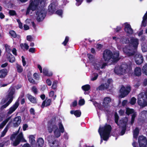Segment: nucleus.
Instances as JSON below:
<instances>
[{
  "mask_svg": "<svg viewBox=\"0 0 147 147\" xmlns=\"http://www.w3.org/2000/svg\"><path fill=\"white\" fill-rule=\"evenodd\" d=\"M9 70L6 68H4L0 70V78H4L7 75Z\"/></svg>",
  "mask_w": 147,
  "mask_h": 147,
  "instance_id": "a211bd4d",
  "label": "nucleus"
},
{
  "mask_svg": "<svg viewBox=\"0 0 147 147\" xmlns=\"http://www.w3.org/2000/svg\"><path fill=\"white\" fill-rule=\"evenodd\" d=\"M135 60L137 65H141L143 63L144 61L143 56L141 54L136 53L135 56Z\"/></svg>",
  "mask_w": 147,
  "mask_h": 147,
  "instance_id": "9d476101",
  "label": "nucleus"
},
{
  "mask_svg": "<svg viewBox=\"0 0 147 147\" xmlns=\"http://www.w3.org/2000/svg\"><path fill=\"white\" fill-rule=\"evenodd\" d=\"M109 88V84L105 83V84H102L100 85L98 88H96L97 90H104L107 89Z\"/></svg>",
  "mask_w": 147,
  "mask_h": 147,
  "instance_id": "aec40b11",
  "label": "nucleus"
},
{
  "mask_svg": "<svg viewBox=\"0 0 147 147\" xmlns=\"http://www.w3.org/2000/svg\"><path fill=\"white\" fill-rule=\"evenodd\" d=\"M27 40L29 41H32V38L31 35H28L26 37Z\"/></svg>",
  "mask_w": 147,
  "mask_h": 147,
  "instance_id": "338daca9",
  "label": "nucleus"
},
{
  "mask_svg": "<svg viewBox=\"0 0 147 147\" xmlns=\"http://www.w3.org/2000/svg\"><path fill=\"white\" fill-rule=\"evenodd\" d=\"M16 90L13 87H11L9 89L7 94L5 96V99L4 100V102L5 103L7 100L11 103L14 97Z\"/></svg>",
  "mask_w": 147,
  "mask_h": 147,
  "instance_id": "0eeeda50",
  "label": "nucleus"
},
{
  "mask_svg": "<svg viewBox=\"0 0 147 147\" xmlns=\"http://www.w3.org/2000/svg\"><path fill=\"white\" fill-rule=\"evenodd\" d=\"M5 48L6 51L7 52V54H8V53H10V47L7 44H6L5 45Z\"/></svg>",
  "mask_w": 147,
  "mask_h": 147,
  "instance_id": "864d4df0",
  "label": "nucleus"
},
{
  "mask_svg": "<svg viewBox=\"0 0 147 147\" xmlns=\"http://www.w3.org/2000/svg\"><path fill=\"white\" fill-rule=\"evenodd\" d=\"M111 101V99L109 97H107L104 98L102 103L103 106L105 108H107L109 106V103Z\"/></svg>",
  "mask_w": 147,
  "mask_h": 147,
  "instance_id": "6ab92c4d",
  "label": "nucleus"
},
{
  "mask_svg": "<svg viewBox=\"0 0 147 147\" xmlns=\"http://www.w3.org/2000/svg\"><path fill=\"white\" fill-rule=\"evenodd\" d=\"M121 42L123 44H127L129 43V38L125 36L122 37L120 40Z\"/></svg>",
  "mask_w": 147,
  "mask_h": 147,
  "instance_id": "c85d7f7f",
  "label": "nucleus"
},
{
  "mask_svg": "<svg viewBox=\"0 0 147 147\" xmlns=\"http://www.w3.org/2000/svg\"><path fill=\"white\" fill-rule=\"evenodd\" d=\"M124 30L129 34H132L133 33V30L129 24H127L125 25Z\"/></svg>",
  "mask_w": 147,
  "mask_h": 147,
  "instance_id": "f3484780",
  "label": "nucleus"
},
{
  "mask_svg": "<svg viewBox=\"0 0 147 147\" xmlns=\"http://www.w3.org/2000/svg\"><path fill=\"white\" fill-rule=\"evenodd\" d=\"M93 65L94 66V68L97 70H99L100 68H101V65L99 64L94 63H93Z\"/></svg>",
  "mask_w": 147,
  "mask_h": 147,
  "instance_id": "a19ab883",
  "label": "nucleus"
},
{
  "mask_svg": "<svg viewBox=\"0 0 147 147\" xmlns=\"http://www.w3.org/2000/svg\"><path fill=\"white\" fill-rule=\"evenodd\" d=\"M136 99L134 97H132L130 101V103L131 105H134L136 103Z\"/></svg>",
  "mask_w": 147,
  "mask_h": 147,
  "instance_id": "09e8293b",
  "label": "nucleus"
},
{
  "mask_svg": "<svg viewBox=\"0 0 147 147\" xmlns=\"http://www.w3.org/2000/svg\"><path fill=\"white\" fill-rule=\"evenodd\" d=\"M11 103L9 101H7L5 104L2 105L1 107V110L6 108Z\"/></svg>",
  "mask_w": 147,
  "mask_h": 147,
  "instance_id": "a18cd8bd",
  "label": "nucleus"
},
{
  "mask_svg": "<svg viewBox=\"0 0 147 147\" xmlns=\"http://www.w3.org/2000/svg\"><path fill=\"white\" fill-rule=\"evenodd\" d=\"M31 90L32 91L34 92V94H36L38 93L37 89L35 86H33Z\"/></svg>",
  "mask_w": 147,
  "mask_h": 147,
  "instance_id": "5fc2aeb1",
  "label": "nucleus"
},
{
  "mask_svg": "<svg viewBox=\"0 0 147 147\" xmlns=\"http://www.w3.org/2000/svg\"><path fill=\"white\" fill-rule=\"evenodd\" d=\"M36 20L39 22L42 21L46 15L45 9L41 7L36 10Z\"/></svg>",
  "mask_w": 147,
  "mask_h": 147,
  "instance_id": "6e6552de",
  "label": "nucleus"
},
{
  "mask_svg": "<svg viewBox=\"0 0 147 147\" xmlns=\"http://www.w3.org/2000/svg\"><path fill=\"white\" fill-rule=\"evenodd\" d=\"M129 45L132 46L134 49H136L139 44L138 40L137 38L132 37L131 38L129 41Z\"/></svg>",
  "mask_w": 147,
  "mask_h": 147,
  "instance_id": "f8f14e48",
  "label": "nucleus"
},
{
  "mask_svg": "<svg viewBox=\"0 0 147 147\" xmlns=\"http://www.w3.org/2000/svg\"><path fill=\"white\" fill-rule=\"evenodd\" d=\"M134 74L136 76L139 77L141 75V68L139 67H136L134 70Z\"/></svg>",
  "mask_w": 147,
  "mask_h": 147,
  "instance_id": "412c9836",
  "label": "nucleus"
},
{
  "mask_svg": "<svg viewBox=\"0 0 147 147\" xmlns=\"http://www.w3.org/2000/svg\"><path fill=\"white\" fill-rule=\"evenodd\" d=\"M29 51L32 53H34L35 51V49L34 48H30L29 50Z\"/></svg>",
  "mask_w": 147,
  "mask_h": 147,
  "instance_id": "69168bd1",
  "label": "nucleus"
},
{
  "mask_svg": "<svg viewBox=\"0 0 147 147\" xmlns=\"http://www.w3.org/2000/svg\"><path fill=\"white\" fill-rule=\"evenodd\" d=\"M60 132L59 131L58 127L54 131V133L55 136L57 138H58L61 135Z\"/></svg>",
  "mask_w": 147,
  "mask_h": 147,
  "instance_id": "72a5a7b5",
  "label": "nucleus"
},
{
  "mask_svg": "<svg viewBox=\"0 0 147 147\" xmlns=\"http://www.w3.org/2000/svg\"><path fill=\"white\" fill-rule=\"evenodd\" d=\"M23 138V135L22 133H20L17 136V137L13 143V146H16L18 145L21 140Z\"/></svg>",
  "mask_w": 147,
  "mask_h": 147,
  "instance_id": "dca6fc26",
  "label": "nucleus"
},
{
  "mask_svg": "<svg viewBox=\"0 0 147 147\" xmlns=\"http://www.w3.org/2000/svg\"><path fill=\"white\" fill-rule=\"evenodd\" d=\"M21 122V117L20 116L15 117L13 120V127H16L19 126Z\"/></svg>",
  "mask_w": 147,
  "mask_h": 147,
  "instance_id": "2eb2a0df",
  "label": "nucleus"
},
{
  "mask_svg": "<svg viewBox=\"0 0 147 147\" xmlns=\"http://www.w3.org/2000/svg\"><path fill=\"white\" fill-rule=\"evenodd\" d=\"M34 139L35 137L33 135H30L29 136V142L31 146L33 145L36 143Z\"/></svg>",
  "mask_w": 147,
  "mask_h": 147,
  "instance_id": "cd10ccee",
  "label": "nucleus"
},
{
  "mask_svg": "<svg viewBox=\"0 0 147 147\" xmlns=\"http://www.w3.org/2000/svg\"><path fill=\"white\" fill-rule=\"evenodd\" d=\"M115 31L116 32H118L121 30V28L120 26H117L116 28L114 29Z\"/></svg>",
  "mask_w": 147,
  "mask_h": 147,
  "instance_id": "4d7b16f0",
  "label": "nucleus"
},
{
  "mask_svg": "<svg viewBox=\"0 0 147 147\" xmlns=\"http://www.w3.org/2000/svg\"><path fill=\"white\" fill-rule=\"evenodd\" d=\"M44 142V140L42 138H39L37 140L36 146L37 147H42Z\"/></svg>",
  "mask_w": 147,
  "mask_h": 147,
  "instance_id": "4be33fe9",
  "label": "nucleus"
},
{
  "mask_svg": "<svg viewBox=\"0 0 147 147\" xmlns=\"http://www.w3.org/2000/svg\"><path fill=\"white\" fill-rule=\"evenodd\" d=\"M43 73L45 76L51 77L53 75V73L51 71H49L48 69L44 68L43 69Z\"/></svg>",
  "mask_w": 147,
  "mask_h": 147,
  "instance_id": "a878e982",
  "label": "nucleus"
},
{
  "mask_svg": "<svg viewBox=\"0 0 147 147\" xmlns=\"http://www.w3.org/2000/svg\"><path fill=\"white\" fill-rule=\"evenodd\" d=\"M56 10L55 7L54 5L53 6L52 5H50L48 9V12L50 13L51 14L54 13Z\"/></svg>",
  "mask_w": 147,
  "mask_h": 147,
  "instance_id": "bb28decb",
  "label": "nucleus"
},
{
  "mask_svg": "<svg viewBox=\"0 0 147 147\" xmlns=\"http://www.w3.org/2000/svg\"><path fill=\"white\" fill-rule=\"evenodd\" d=\"M142 71L143 73L147 76V63H145L142 67Z\"/></svg>",
  "mask_w": 147,
  "mask_h": 147,
  "instance_id": "473e14b6",
  "label": "nucleus"
},
{
  "mask_svg": "<svg viewBox=\"0 0 147 147\" xmlns=\"http://www.w3.org/2000/svg\"><path fill=\"white\" fill-rule=\"evenodd\" d=\"M126 129V127L125 126L122 127V129L120 132V135H121L122 136L125 134Z\"/></svg>",
  "mask_w": 147,
  "mask_h": 147,
  "instance_id": "8fccbe9b",
  "label": "nucleus"
},
{
  "mask_svg": "<svg viewBox=\"0 0 147 147\" xmlns=\"http://www.w3.org/2000/svg\"><path fill=\"white\" fill-rule=\"evenodd\" d=\"M9 127L8 126V124L6 125V127H5V129H4L3 130L0 136V138L3 137H4L6 133H7V131L8 130V129L9 128Z\"/></svg>",
  "mask_w": 147,
  "mask_h": 147,
  "instance_id": "7c9ffc66",
  "label": "nucleus"
},
{
  "mask_svg": "<svg viewBox=\"0 0 147 147\" xmlns=\"http://www.w3.org/2000/svg\"><path fill=\"white\" fill-rule=\"evenodd\" d=\"M55 13L57 15L61 16L63 14V11L62 10L60 9H58L55 12Z\"/></svg>",
  "mask_w": 147,
  "mask_h": 147,
  "instance_id": "6e6d98bb",
  "label": "nucleus"
},
{
  "mask_svg": "<svg viewBox=\"0 0 147 147\" xmlns=\"http://www.w3.org/2000/svg\"><path fill=\"white\" fill-rule=\"evenodd\" d=\"M115 123L118 125H119L118 122L119 119V117L117 113H115Z\"/></svg>",
  "mask_w": 147,
  "mask_h": 147,
  "instance_id": "79ce46f5",
  "label": "nucleus"
},
{
  "mask_svg": "<svg viewBox=\"0 0 147 147\" xmlns=\"http://www.w3.org/2000/svg\"><path fill=\"white\" fill-rule=\"evenodd\" d=\"M47 127L48 131L50 133H51L54 129H55L57 127V126L56 124L53 123V121L51 120L48 122Z\"/></svg>",
  "mask_w": 147,
  "mask_h": 147,
  "instance_id": "4468645a",
  "label": "nucleus"
},
{
  "mask_svg": "<svg viewBox=\"0 0 147 147\" xmlns=\"http://www.w3.org/2000/svg\"><path fill=\"white\" fill-rule=\"evenodd\" d=\"M40 3L41 4L42 1H40V0H30L29 5L27 9L26 14H29L31 10L34 11L35 10L36 11V10L39 9L40 8H38V6Z\"/></svg>",
  "mask_w": 147,
  "mask_h": 147,
  "instance_id": "20e7f679",
  "label": "nucleus"
},
{
  "mask_svg": "<svg viewBox=\"0 0 147 147\" xmlns=\"http://www.w3.org/2000/svg\"><path fill=\"white\" fill-rule=\"evenodd\" d=\"M9 34L12 38H16L17 37V35L15 32L13 30H10L9 32Z\"/></svg>",
  "mask_w": 147,
  "mask_h": 147,
  "instance_id": "f704fd0d",
  "label": "nucleus"
},
{
  "mask_svg": "<svg viewBox=\"0 0 147 147\" xmlns=\"http://www.w3.org/2000/svg\"><path fill=\"white\" fill-rule=\"evenodd\" d=\"M51 102V99H49L47 100L46 101V100L43 101L42 102V104L41 106V107L43 108L44 107L46 103V106H49Z\"/></svg>",
  "mask_w": 147,
  "mask_h": 147,
  "instance_id": "393cba45",
  "label": "nucleus"
},
{
  "mask_svg": "<svg viewBox=\"0 0 147 147\" xmlns=\"http://www.w3.org/2000/svg\"><path fill=\"white\" fill-rule=\"evenodd\" d=\"M85 101L84 99H80L78 102V104L80 106H81L84 105L85 104Z\"/></svg>",
  "mask_w": 147,
  "mask_h": 147,
  "instance_id": "3c124183",
  "label": "nucleus"
},
{
  "mask_svg": "<svg viewBox=\"0 0 147 147\" xmlns=\"http://www.w3.org/2000/svg\"><path fill=\"white\" fill-rule=\"evenodd\" d=\"M131 87L130 86H125L122 85L119 90V97L122 98L126 96L131 91Z\"/></svg>",
  "mask_w": 147,
  "mask_h": 147,
  "instance_id": "423d86ee",
  "label": "nucleus"
},
{
  "mask_svg": "<svg viewBox=\"0 0 147 147\" xmlns=\"http://www.w3.org/2000/svg\"><path fill=\"white\" fill-rule=\"evenodd\" d=\"M138 141L140 147H146L147 140L145 137L142 135L139 136Z\"/></svg>",
  "mask_w": 147,
  "mask_h": 147,
  "instance_id": "1a4fd4ad",
  "label": "nucleus"
},
{
  "mask_svg": "<svg viewBox=\"0 0 147 147\" xmlns=\"http://www.w3.org/2000/svg\"><path fill=\"white\" fill-rule=\"evenodd\" d=\"M33 76L35 80H38L39 79L38 75L37 73H34L33 74Z\"/></svg>",
  "mask_w": 147,
  "mask_h": 147,
  "instance_id": "e2e57ef3",
  "label": "nucleus"
},
{
  "mask_svg": "<svg viewBox=\"0 0 147 147\" xmlns=\"http://www.w3.org/2000/svg\"><path fill=\"white\" fill-rule=\"evenodd\" d=\"M58 126L60 131H60L61 133H63L64 131V129L61 122L59 123Z\"/></svg>",
  "mask_w": 147,
  "mask_h": 147,
  "instance_id": "e433bc0d",
  "label": "nucleus"
},
{
  "mask_svg": "<svg viewBox=\"0 0 147 147\" xmlns=\"http://www.w3.org/2000/svg\"><path fill=\"white\" fill-rule=\"evenodd\" d=\"M139 132V129L138 127H136L134 131V137L135 138H137Z\"/></svg>",
  "mask_w": 147,
  "mask_h": 147,
  "instance_id": "2f4dec72",
  "label": "nucleus"
},
{
  "mask_svg": "<svg viewBox=\"0 0 147 147\" xmlns=\"http://www.w3.org/2000/svg\"><path fill=\"white\" fill-rule=\"evenodd\" d=\"M46 82L48 86H51V85L52 82L50 79H47L46 80Z\"/></svg>",
  "mask_w": 147,
  "mask_h": 147,
  "instance_id": "774afa93",
  "label": "nucleus"
},
{
  "mask_svg": "<svg viewBox=\"0 0 147 147\" xmlns=\"http://www.w3.org/2000/svg\"><path fill=\"white\" fill-rule=\"evenodd\" d=\"M127 118H125L120 120L121 123L123 125V126H126L127 127Z\"/></svg>",
  "mask_w": 147,
  "mask_h": 147,
  "instance_id": "58836bf2",
  "label": "nucleus"
},
{
  "mask_svg": "<svg viewBox=\"0 0 147 147\" xmlns=\"http://www.w3.org/2000/svg\"><path fill=\"white\" fill-rule=\"evenodd\" d=\"M28 78L29 82L32 84H35V82L30 76H28Z\"/></svg>",
  "mask_w": 147,
  "mask_h": 147,
  "instance_id": "49530a36",
  "label": "nucleus"
},
{
  "mask_svg": "<svg viewBox=\"0 0 147 147\" xmlns=\"http://www.w3.org/2000/svg\"><path fill=\"white\" fill-rule=\"evenodd\" d=\"M57 87V83L56 82L54 81L53 82L52 88L53 89H55Z\"/></svg>",
  "mask_w": 147,
  "mask_h": 147,
  "instance_id": "bf43d9fd",
  "label": "nucleus"
},
{
  "mask_svg": "<svg viewBox=\"0 0 147 147\" xmlns=\"http://www.w3.org/2000/svg\"><path fill=\"white\" fill-rule=\"evenodd\" d=\"M7 58L10 62L13 63L15 61V58L11 53L7 54Z\"/></svg>",
  "mask_w": 147,
  "mask_h": 147,
  "instance_id": "b1692460",
  "label": "nucleus"
},
{
  "mask_svg": "<svg viewBox=\"0 0 147 147\" xmlns=\"http://www.w3.org/2000/svg\"><path fill=\"white\" fill-rule=\"evenodd\" d=\"M82 88L85 91H88L90 89V86L89 84H86L83 86Z\"/></svg>",
  "mask_w": 147,
  "mask_h": 147,
  "instance_id": "c9c22d12",
  "label": "nucleus"
},
{
  "mask_svg": "<svg viewBox=\"0 0 147 147\" xmlns=\"http://www.w3.org/2000/svg\"><path fill=\"white\" fill-rule=\"evenodd\" d=\"M147 95L144 92H142L138 95V103L142 107L147 105Z\"/></svg>",
  "mask_w": 147,
  "mask_h": 147,
  "instance_id": "39448f33",
  "label": "nucleus"
},
{
  "mask_svg": "<svg viewBox=\"0 0 147 147\" xmlns=\"http://www.w3.org/2000/svg\"><path fill=\"white\" fill-rule=\"evenodd\" d=\"M112 127L109 124H106L104 127H100L98 130L101 138L105 141H107L112 130Z\"/></svg>",
  "mask_w": 147,
  "mask_h": 147,
  "instance_id": "7ed1b4c3",
  "label": "nucleus"
},
{
  "mask_svg": "<svg viewBox=\"0 0 147 147\" xmlns=\"http://www.w3.org/2000/svg\"><path fill=\"white\" fill-rule=\"evenodd\" d=\"M87 55L90 60L91 61L93 60L94 57L92 55L90 54H88Z\"/></svg>",
  "mask_w": 147,
  "mask_h": 147,
  "instance_id": "052dcab7",
  "label": "nucleus"
},
{
  "mask_svg": "<svg viewBox=\"0 0 147 147\" xmlns=\"http://www.w3.org/2000/svg\"><path fill=\"white\" fill-rule=\"evenodd\" d=\"M9 13L10 16H16L17 15L16 11L14 10H10L9 11Z\"/></svg>",
  "mask_w": 147,
  "mask_h": 147,
  "instance_id": "de8ad7c7",
  "label": "nucleus"
},
{
  "mask_svg": "<svg viewBox=\"0 0 147 147\" xmlns=\"http://www.w3.org/2000/svg\"><path fill=\"white\" fill-rule=\"evenodd\" d=\"M147 25V20H142V21L141 25L142 26H143L144 27L146 26Z\"/></svg>",
  "mask_w": 147,
  "mask_h": 147,
  "instance_id": "680f3d73",
  "label": "nucleus"
},
{
  "mask_svg": "<svg viewBox=\"0 0 147 147\" xmlns=\"http://www.w3.org/2000/svg\"><path fill=\"white\" fill-rule=\"evenodd\" d=\"M81 115V112L80 110H76L75 111V116L77 117H79Z\"/></svg>",
  "mask_w": 147,
  "mask_h": 147,
  "instance_id": "ea45409f",
  "label": "nucleus"
},
{
  "mask_svg": "<svg viewBox=\"0 0 147 147\" xmlns=\"http://www.w3.org/2000/svg\"><path fill=\"white\" fill-rule=\"evenodd\" d=\"M27 97L28 99L32 103L34 104L36 103L37 101L35 97L32 96L29 94H27Z\"/></svg>",
  "mask_w": 147,
  "mask_h": 147,
  "instance_id": "5701e85b",
  "label": "nucleus"
},
{
  "mask_svg": "<svg viewBox=\"0 0 147 147\" xmlns=\"http://www.w3.org/2000/svg\"><path fill=\"white\" fill-rule=\"evenodd\" d=\"M130 47L123 49V51L126 55L128 56H133L134 55L135 52L133 49H130Z\"/></svg>",
  "mask_w": 147,
  "mask_h": 147,
  "instance_id": "ddd939ff",
  "label": "nucleus"
},
{
  "mask_svg": "<svg viewBox=\"0 0 147 147\" xmlns=\"http://www.w3.org/2000/svg\"><path fill=\"white\" fill-rule=\"evenodd\" d=\"M17 71L19 73H21L23 71V69L21 65L18 64L17 66Z\"/></svg>",
  "mask_w": 147,
  "mask_h": 147,
  "instance_id": "37998d69",
  "label": "nucleus"
},
{
  "mask_svg": "<svg viewBox=\"0 0 147 147\" xmlns=\"http://www.w3.org/2000/svg\"><path fill=\"white\" fill-rule=\"evenodd\" d=\"M93 104L95 106L97 105L98 107L100 110H102V109L101 108V106L100 105L98 104V103L96 101H93Z\"/></svg>",
  "mask_w": 147,
  "mask_h": 147,
  "instance_id": "13d9d810",
  "label": "nucleus"
},
{
  "mask_svg": "<svg viewBox=\"0 0 147 147\" xmlns=\"http://www.w3.org/2000/svg\"><path fill=\"white\" fill-rule=\"evenodd\" d=\"M134 112V110L133 109H130L129 108L126 109V113L128 115H129L130 114H133Z\"/></svg>",
  "mask_w": 147,
  "mask_h": 147,
  "instance_id": "4c0bfd02",
  "label": "nucleus"
},
{
  "mask_svg": "<svg viewBox=\"0 0 147 147\" xmlns=\"http://www.w3.org/2000/svg\"><path fill=\"white\" fill-rule=\"evenodd\" d=\"M22 59L23 66H24L26 64V61H25V58L23 56L22 57Z\"/></svg>",
  "mask_w": 147,
  "mask_h": 147,
  "instance_id": "0e129e2a",
  "label": "nucleus"
},
{
  "mask_svg": "<svg viewBox=\"0 0 147 147\" xmlns=\"http://www.w3.org/2000/svg\"><path fill=\"white\" fill-rule=\"evenodd\" d=\"M69 38L68 36L65 37V39L64 41L62 43V44L64 46H66L67 42L69 41Z\"/></svg>",
  "mask_w": 147,
  "mask_h": 147,
  "instance_id": "c03bdc74",
  "label": "nucleus"
},
{
  "mask_svg": "<svg viewBox=\"0 0 147 147\" xmlns=\"http://www.w3.org/2000/svg\"><path fill=\"white\" fill-rule=\"evenodd\" d=\"M11 118V116L9 117L3 121L0 124V129H2L3 128V127L6 124L9 120Z\"/></svg>",
  "mask_w": 147,
  "mask_h": 147,
  "instance_id": "c756f323",
  "label": "nucleus"
},
{
  "mask_svg": "<svg viewBox=\"0 0 147 147\" xmlns=\"http://www.w3.org/2000/svg\"><path fill=\"white\" fill-rule=\"evenodd\" d=\"M119 53L115 52L113 54L109 49H105L103 53V58L105 61L109 62L111 59H112L115 62H117L119 60Z\"/></svg>",
  "mask_w": 147,
  "mask_h": 147,
  "instance_id": "f257e3e1",
  "label": "nucleus"
},
{
  "mask_svg": "<svg viewBox=\"0 0 147 147\" xmlns=\"http://www.w3.org/2000/svg\"><path fill=\"white\" fill-rule=\"evenodd\" d=\"M19 105V103L18 100L16 101L15 103L8 110L7 113V116H9L14 112L18 108Z\"/></svg>",
  "mask_w": 147,
  "mask_h": 147,
  "instance_id": "9b49d317",
  "label": "nucleus"
},
{
  "mask_svg": "<svg viewBox=\"0 0 147 147\" xmlns=\"http://www.w3.org/2000/svg\"><path fill=\"white\" fill-rule=\"evenodd\" d=\"M24 46V48L26 50H28L29 49V46L28 44L26 43H24V45L23 43H22L20 45V46L21 48H23V47Z\"/></svg>",
  "mask_w": 147,
  "mask_h": 147,
  "instance_id": "603ef678",
  "label": "nucleus"
},
{
  "mask_svg": "<svg viewBox=\"0 0 147 147\" xmlns=\"http://www.w3.org/2000/svg\"><path fill=\"white\" fill-rule=\"evenodd\" d=\"M132 69L131 64L125 63H123L119 67H115L114 69V72L118 75H123L125 73L130 72Z\"/></svg>",
  "mask_w": 147,
  "mask_h": 147,
  "instance_id": "f03ea898",
  "label": "nucleus"
}]
</instances>
